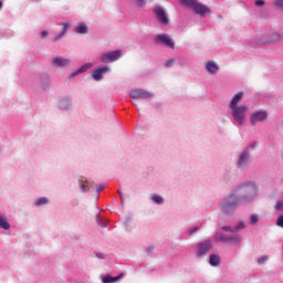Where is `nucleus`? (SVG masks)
Here are the masks:
<instances>
[{"label":"nucleus","mask_w":283,"mask_h":283,"mask_svg":"<svg viewBox=\"0 0 283 283\" xmlns=\"http://www.w3.org/2000/svg\"><path fill=\"white\" fill-rule=\"evenodd\" d=\"M258 195V188L253 184H248L239 187L234 193L230 195L228 202L223 205V211L229 213L230 210H233L235 207H239L244 203L252 201Z\"/></svg>","instance_id":"obj_1"},{"label":"nucleus","mask_w":283,"mask_h":283,"mask_svg":"<svg viewBox=\"0 0 283 283\" xmlns=\"http://www.w3.org/2000/svg\"><path fill=\"white\" fill-rule=\"evenodd\" d=\"M232 117H234V120L242 125L245 120V113L249 111V107L247 105H239L237 107H232Z\"/></svg>","instance_id":"obj_2"},{"label":"nucleus","mask_w":283,"mask_h":283,"mask_svg":"<svg viewBox=\"0 0 283 283\" xmlns=\"http://www.w3.org/2000/svg\"><path fill=\"white\" fill-rule=\"evenodd\" d=\"M156 44H161L166 48L175 49L174 40L166 33L157 34L155 38Z\"/></svg>","instance_id":"obj_3"},{"label":"nucleus","mask_w":283,"mask_h":283,"mask_svg":"<svg viewBox=\"0 0 283 283\" xmlns=\"http://www.w3.org/2000/svg\"><path fill=\"white\" fill-rule=\"evenodd\" d=\"M129 95L133 99H149L154 96L153 93L145 91L143 88L132 90Z\"/></svg>","instance_id":"obj_4"},{"label":"nucleus","mask_w":283,"mask_h":283,"mask_svg":"<svg viewBox=\"0 0 283 283\" xmlns=\"http://www.w3.org/2000/svg\"><path fill=\"white\" fill-rule=\"evenodd\" d=\"M266 119H268V112L266 111H256V112L251 114L250 124L252 126H254L258 123L265 122Z\"/></svg>","instance_id":"obj_5"},{"label":"nucleus","mask_w":283,"mask_h":283,"mask_svg":"<svg viewBox=\"0 0 283 283\" xmlns=\"http://www.w3.org/2000/svg\"><path fill=\"white\" fill-rule=\"evenodd\" d=\"M192 10H195V13L199 17H205L206 14H211V9L207 6L200 3L197 1V3L192 7Z\"/></svg>","instance_id":"obj_6"},{"label":"nucleus","mask_w":283,"mask_h":283,"mask_svg":"<svg viewBox=\"0 0 283 283\" xmlns=\"http://www.w3.org/2000/svg\"><path fill=\"white\" fill-rule=\"evenodd\" d=\"M214 241L223 243H240L241 239H239V237H229V234H217V237H214Z\"/></svg>","instance_id":"obj_7"},{"label":"nucleus","mask_w":283,"mask_h":283,"mask_svg":"<svg viewBox=\"0 0 283 283\" xmlns=\"http://www.w3.org/2000/svg\"><path fill=\"white\" fill-rule=\"evenodd\" d=\"M120 59V51H113L108 52L102 55V62L108 63V62H115Z\"/></svg>","instance_id":"obj_8"},{"label":"nucleus","mask_w":283,"mask_h":283,"mask_svg":"<svg viewBox=\"0 0 283 283\" xmlns=\"http://www.w3.org/2000/svg\"><path fill=\"white\" fill-rule=\"evenodd\" d=\"M155 14L157 15V21H159V23L164 25L168 24L169 19L167 18L166 12L161 7L155 8Z\"/></svg>","instance_id":"obj_9"},{"label":"nucleus","mask_w":283,"mask_h":283,"mask_svg":"<svg viewBox=\"0 0 283 283\" xmlns=\"http://www.w3.org/2000/svg\"><path fill=\"white\" fill-rule=\"evenodd\" d=\"M198 249L197 256L206 255L212 249V243L211 241H203V243H199Z\"/></svg>","instance_id":"obj_10"},{"label":"nucleus","mask_w":283,"mask_h":283,"mask_svg":"<svg viewBox=\"0 0 283 283\" xmlns=\"http://www.w3.org/2000/svg\"><path fill=\"white\" fill-rule=\"evenodd\" d=\"M107 72H109V67L108 66L99 67V69L94 71L93 78L95 81H101L103 75L106 74Z\"/></svg>","instance_id":"obj_11"},{"label":"nucleus","mask_w":283,"mask_h":283,"mask_svg":"<svg viewBox=\"0 0 283 283\" xmlns=\"http://www.w3.org/2000/svg\"><path fill=\"white\" fill-rule=\"evenodd\" d=\"M71 61L69 59H64L63 56H57L53 60V65L59 67H64L70 65Z\"/></svg>","instance_id":"obj_12"},{"label":"nucleus","mask_w":283,"mask_h":283,"mask_svg":"<svg viewBox=\"0 0 283 283\" xmlns=\"http://www.w3.org/2000/svg\"><path fill=\"white\" fill-rule=\"evenodd\" d=\"M275 209L283 212V201H277L275 205ZM276 226L283 229V213L276 219Z\"/></svg>","instance_id":"obj_13"},{"label":"nucleus","mask_w":283,"mask_h":283,"mask_svg":"<svg viewBox=\"0 0 283 283\" xmlns=\"http://www.w3.org/2000/svg\"><path fill=\"white\" fill-rule=\"evenodd\" d=\"M206 70L213 75L219 72V65L213 61H208V63H206Z\"/></svg>","instance_id":"obj_14"},{"label":"nucleus","mask_w":283,"mask_h":283,"mask_svg":"<svg viewBox=\"0 0 283 283\" xmlns=\"http://www.w3.org/2000/svg\"><path fill=\"white\" fill-rule=\"evenodd\" d=\"M243 98V92H239L234 94L232 97V101H230V108L238 107V104L242 101Z\"/></svg>","instance_id":"obj_15"},{"label":"nucleus","mask_w":283,"mask_h":283,"mask_svg":"<svg viewBox=\"0 0 283 283\" xmlns=\"http://www.w3.org/2000/svg\"><path fill=\"white\" fill-rule=\"evenodd\" d=\"M249 163V153L243 150L239 156V167L242 168Z\"/></svg>","instance_id":"obj_16"},{"label":"nucleus","mask_w":283,"mask_h":283,"mask_svg":"<svg viewBox=\"0 0 283 283\" xmlns=\"http://www.w3.org/2000/svg\"><path fill=\"white\" fill-rule=\"evenodd\" d=\"M123 277L124 274H119L118 276H111L109 274H107L106 276H104L103 283H116Z\"/></svg>","instance_id":"obj_17"},{"label":"nucleus","mask_w":283,"mask_h":283,"mask_svg":"<svg viewBox=\"0 0 283 283\" xmlns=\"http://www.w3.org/2000/svg\"><path fill=\"white\" fill-rule=\"evenodd\" d=\"M75 32L77 34H87L88 33V27L82 22L80 25L75 29Z\"/></svg>","instance_id":"obj_18"},{"label":"nucleus","mask_w":283,"mask_h":283,"mask_svg":"<svg viewBox=\"0 0 283 283\" xmlns=\"http://www.w3.org/2000/svg\"><path fill=\"white\" fill-rule=\"evenodd\" d=\"M244 229V223H239V226H237V228H230V227H223L221 228V230L226 231V232H230V233H235L237 231Z\"/></svg>","instance_id":"obj_19"},{"label":"nucleus","mask_w":283,"mask_h":283,"mask_svg":"<svg viewBox=\"0 0 283 283\" xmlns=\"http://www.w3.org/2000/svg\"><path fill=\"white\" fill-rule=\"evenodd\" d=\"M70 28H71V23L65 22V23L63 24V30H62L61 34L57 35V36H55V38H54V41L56 42V41H59L60 39H62V38L64 36V34L66 33V31H67Z\"/></svg>","instance_id":"obj_20"},{"label":"nucleus","mask_w":283,"mask_h":283,"mask_svg":"<svg viewBox=\"0 0 283 283\" xmlns=\"http://www.w3.org/2000/svg\"><path fill=\"white\" fill-rule=\"evenodd\" d=\"M210 265L212 266L220 265V256H218V254H210Z\"/></svg>","instance_id":"obj_21"},{"label":"nucleus","mask_w":283,"mask_h":283,"mask_svg":"<svg viewBox=\"0 0 283 283\" xmlns=\"http://www.w3.org/2000/svg\"><path fill=\"white\" fill-rule=\"evenodd\" d=\"M0 228L3 230H9L10 229V223H8L7 218L0 216Z\"/></svg>","instance_id":"obj_22"},{"label":"nucleus","mask_w":283,"mask_h":283,"mask_svg":"<svg viewBox=\"0 0 283 283\" xmlns=\"http://www.w3.org/2000/svg\"><path fill=\"white\" fill-rule=\"evenodd\" d=\"M197 2H198V0H181V4H184V7H188V8H192V9Z\"/></svg>","instance_id":"obj_23"},{"label":"nucleus","mask_w":283,"mask_h":283,"mask_svg":"<svg viewBox=\"0 0 283 283\" xmlns=\"http://www.w3.org/2000/svg\"><path fill=\"white\" fill-rule=\"evenodd\" d=\"M92 63H86L77 70V73L82 74L92 69Z\"/></svg>","instance_id":"obj_24"},{"label":"nucleus","mask_w":283,"mask_h":283,"mask_svg":"<svg viewBox=\"0 0 283 283\" xmlns=\"http://www.w3.org/2000/svg\"><path fill=\"white\" fill-rule=\"evenodd\" d=\"M153 201L157 205H163L164 198L160 195L155 193V195H153Z\"/></svg>","instance_id":"obj_25"},{"label":"nucleus","mask_w":283,"mask_h":283,"mask_svg":"<svg viewBox=\"0 0 283 283\" xmlns=\"http://www.w3.org/2000/svg\"><path fill=\"white\" fill-rule=\"evenodd\" d=\"M49 203V199L46 197H41L36 200V206L40 207V206H44V205H48Z\"/></svg>","instance_id":"obj_26"},{"label":"nucleus","mask_w":283,"mask_h":283,"mask_svg":"<svg viewBox=\"0 0 283 283\" xmlns=\"http://www.w3.org/2000/svg\"><path fill=\"white\" fill-rule=\"evenodd\" d=\"M259 222V217L256 214L250 216V224H256Z\"/></svg>","instance_id":"obj_27"},{"label":"nucleus","mask_w":283,"mask_h":283,"mask_svg":"<svg viewBox=\"0 0 283 283\" xmlns=\"http://www.w3.org/2000/svg\"><path fill=\"white\" fill-rule=\"evenodd\" d=\"M135 4L139 8L146 7L145 0H134Z\"/></svg>","instance_id":"obj_28"},{"label":"nucleus","mask_w":283,"mask_h":283,"mask_svg":"<svg viewBox=\"0 0 283 283\" xmlns=\"http://www.w3.org/2000/svg\"><path fill=\"white\" fill-rule=\"evenodd\" d=\"M80 185H81V188H82L83 192H85L86 188L88 186L87 180H81Z\"/></svg>","instance_id":"obj_29"},{"label":"nucleus","mask_w":283,"mask_h":283,"mask_svg":"<svg viewBox=\"0 0 283 283\" xmlns=\"http://www.w3.org/2000/svg\"><path fill=\"white\" fill-rule=\"evenodd\" d=\"M274 6L280 9V10H283V0H276Z\"/></svg>","instance_id":"obj_30"},{"label":"nucleus","mask_w":283,"mask_h":283,"mask_svg":"<svg viewBox=\"0 0 283 283\" xmlns=\"http://www.w3.org/2000/svg\"><path fill=\"white\" fill-rule=\"evenodd\" d=\"M268 261H269V256H260V259H258V264H263Z\"/></svg>","instance_id":"obj_31"},{"label":"nucleus","mask_w":283,"mask_h":283,"mask_svg":"<svg viewBox=\"0 0 283 283\" xmlns=\"http://www.w3.org/2000/svg\"><path fill=\"white\" fill-rule=\"evenodd\" d=\"M254 4H255L256 7H264L265 2H264L263 0H256V1L254 2Z\"/></svg>","instance_id":"obj_32"},{"label":"nucleus","mask_w":283,"mask_h":283,"mask_svg":"<svg viewBox=\"0 0 283 283\" xmlns=\"http://www.w3.org/2000/svg\"><path fill=\"white\" fill-rule=\"evenodd\" d=\"M174 63H175V60L170 59V60L166 61V64H164V65H166V67H170Z\"/></svg>","instance_id":"obj_33"},{"label":"nucleus","mask_w":283,"mask_h":283,"mask_svg":"<svg viewBox=\"0 0 283 283\" xmlns=\"http://www.w3.org/2000/svg\"><path fill=\"white\" fill-rule=\"evenodd\" d=\"M104 189H105V184H101V185L97 187V192L101 193Z\"/></svg>","instance_id":"obj_34"},{"label":"nucleus","mask_w":283,"mask_h":283,"mask_svg":"<svg viewBox=\"0 0 283 283\" xmlns=\"http://www.w3.org/2000/svg\"><path fill=\"white\" fill-rule=\"evenodd\" d=\"M78 74H81V73H80L78 71H75V72H73V73L70 75V77L73 78V77L77 76Z\"/></svg>","instance_id":"obj_35"},{"label":"nucleus","mask_w":283,"mask_h":283,"mask_svg":"<svg viewBox=\"0 0 283 283\" xmlns=\"http://www.w3.org/2000/svg\"><path fill=\"white\" fill-rule=\"evenodd\" d=\"M41 35H42V38H46L49 35V32L48 31H42Z\"/></svg>","instance_id":"obj_36"},{"label":"nucleus","mask_w":283,"mask_h":283,"mask_svg":"<svg viewBox=\"0 0 283 283\" xmlns=\"http://www.w3.org/2000/svg\"><path fill=\"white\" fill-rule=\"evenodd\" d=\"M2 7H3V3H2V1L0 0V9H2Z\"/></svg>","instance_id":"obj_37"},{"label":"nucleus","mask_w":283,"mask_h":283,"mask_svg":"<svg viewBox=\"0 0 283 283\" xmlns=\"http://www.w3.org/2000/svg\"><path fill=\"white\" fill-rule=\"evenodd\" d=\"M120 199L124 201V198H123L122 193H120Z\"/></svg>","instance_id":"obj_38"}]
</instances>
